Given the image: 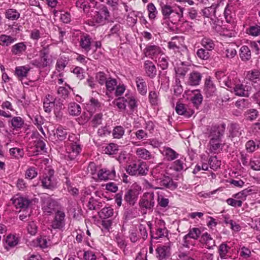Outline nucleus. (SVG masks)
Wrapping results in <instances>:
<instances>
[{
  "instance_id": "e433bc0d",
  "label": "nucleus",
  "mask_w": 260,
  "mask_h": 260,
  "mask_svg": "<svg viewBox=\"0 0 260 260\" xmlns=\"http://www.w3.org/2000/svg\"><path fill=\"white\" fill-rule=\"evenodd\" d=\"M240 56L244 61L249 60L251 57V51L247 46H243L240 49Z\"/></svg>"
},
{
  "instance_id": "9b49d317",
  "label": "nucleus",
  "mask_w": 260,
  "mask_h": 260,
  "mask_svg": "<svg viewBox=\"0 0 260 260\" xmlns=\"http://www.w3.org/2000/svg\"><path fill=\"white\" fill-rule=\"evenodd\" d=\"M201 234V231L199 228H193L192 229H190L188 234L183 237L182 243L183 246L185 247H188L189 241L187 239L189 238L194 240H197L199 238Z\"/></svg>"
},
{
  "instance_id": "3c124183",
  "label": "nucleus",
  "mask_w": 260,
  "mask_h": 260,
  "mask_svg": "<svg viewBox=\"0 0 260 260\" xmlns=\"http://www.w3.org/2000/svg\"><path fill=\"white\" fill-rule=\"evenodd\" d=\"M185 159L181 158L174 162V169L177 172L183 170H186L187 168L186 165L184 163Z\"/></svg>"
},
{
  "instance_id": "09e8293b",
  "label": "nucleus",
  "mask_w": 260,
  "mask_h": 260,
  "mask_svg": "<svg viewBox=\"0 0 260 260\" xmlns=\"http://www.w3.org/2000/svg\"><path fill=\"white\" fill-rule=\"evenodd\" d=\"M16 39L10 36L2 35L0 36V45L3 46H8L14 42Z\"/></svg>"
},
{
  "instance_id": "864d4df0",
  "label": "nucleus",
  "mask_w": 260,
  "mask_h": 260,
  "mask_svg": "<svg viewBox=\"0 0 260 260\" xmlns=\"http://www.w3.org/2000/svg\"><path fill=\"white\" fill-rule=\"evenodd\" d=\"M105 84L106 85L107 91L111 92L115 90L116 86H117V82L115 79L109 77L108 80Z\"/></svg>"
},
{
  "instance_id": "423d86ee",
  "label": "nucleus",
  "mask_w": 260,
  "mask_h": 260,
  "mask_svg": "<svg viewBox=\"0 0 260 260\" xmlns=\"http://www.w3.org/2000/svg\"><path fill=\"white\" fill-rule=\"evenodd\" d=\"M139 205L143 209L152 210L154 205V193L153 192L144 193L140 201Z\"/></svg>"
},
{
  "instance_id": "c85d7f7f",
  "label": "nucleus",
  "mask_w": 260,
  "mask_h": 260,
  "mask_svg": "<svg viewBox=\"0 0 260 260\" xmlns=\"http://www.w3.org/2000/svg\"><path fill=\"white\" fill-rule=\"evenodd\" d=\"M18 243V239L15 236L8 235L7 237L4 247L7 250H9L16 246Z\"/></svg>"
},
{
  "instance_id": "ddd939ff",
  "label": "nucleus",
  "mask_w": 260,
  "mask_h": 260,
  "mask_svg": "<svg viewBox=\"0 0 260 260\" xmlns=\"http://www.w3.org/2000/svg\"><path fill=\"white\" fill-rule=\"evenodd\" d=\"M159 184L160 187H156L155 189H164L167 188L171 190H174L176 189L178 186L177 183L175 182L171 178L168 176L165 177L163 179H161L159 182Z\"/></svg>"
},
{
  "instance_id": "1a4fd4ad",
  "label": "nucleus",
  "mask_w": 260,
  "mask_h": 260,
  "mask_svg": "<svg viewBox=\"0 0 260 260\" xmlns=\"http://www.w3.org/2000/svg\"><path fill=\"white\" fill-rule=\"evenodd\" d=\"M215 77L222 87L226 86L229 88H232V82L230 75H228L225 71H218L216 72Z\"/></svg>"
},
{
  "instance_id": "39448f33",
  "label": "nucleus",
  "mask_w": 260,
  "mask_h": 260,
  "mask_svg": "<svg viewBox=\"0 0 260 260\" xmlns=\"http://www.w3.org/2000/svg\"><path fill=\"white\" fill-rule=\"evenodd\" d=\"M110 13L108 8L106 6H103L96 12L93 19L96 23L104 25L108 21Z\"/></svg>"
},
{
  "instance_id": "9d476101",
  "label": "nucleus",
  "mask_w": 260,
  "mask_h": 260,
  "mask_svg": "<svg viewBox=\"0 0 260 260\" xmlns=\"http://www.w3.org/2000/svg\"><path fill=\"white\" fill-rule=\"evenodd\" d=\"M13 204L15 206L16 209H25L27 208L30 201L29 200L26 198L16 195L14 196L12 199Z\"/></svg>"
},
{
  "instance_id": "a18cd8bd",
  "label": "nucleus",
  "mask_w": 260,
  "mask_h": 260,
  "mask_svg": "<svg viewBox=\"0 0 260 260\" xmlns=\"http://www.w3.org/2000/svg\"><path fill=\"white\" fill-rule=\"evenodd\" d=\"M20 16V13L14 9H9L5 12L6 18L10 20H16Z\"/></svg>"
},
{
  "instance_id": "bf43d9fd",
  "label": "nucleus",
  "mask_w": 260,
  "mask_h": 260,
  "mask_svg": "<svg viewBox=\"0 0 260 260\" xmlns=\"http://www.w3.org/2000/svg\"><path fill=\"white\" fill-rule=\"evenodd\" d=\"M9 152L12 156L17 159L22 157L24 155L23 150L17 147L10 149Z\"/></svg>"
},
{
  "instance_id": "a211bd4d",
  "label": "nucleus",
  "mask_w": 260,
  "mask_h": 260,
  "mask_svg": "<svg viewBox=\"0 0 260 260\" xmlns=\"http://www.w3.org/2000/svg\"><path fill=\"white\" fill-rule=\"evenodd\" d=\"M209 150L211 153L218 154L221 152L224 146L221 140H210Z\"/></svg>"
},
{
  "instance_id": "de8ad7c7",
  "label": "nucleus",
  "mask_w": 260,
  "mask_h": 260,
  "mask_svg": "<svg viewBox=\"0 0 260 260\" xmlns=\"http://www.w3.org/2000/svg\"><path fill=\"white\" fill-rule=\"evenodd\" d=\"M244 115L246 120L253 121L257 118L258 112L256 109H250L247 110Z\"/></svg>"
},
{
  "instance_id": "4be33fe9",
  "label": "nucleus",
  "mask_w": 260,
  "mask_h": 260,
  "mask_svg": "<svg viewBox=\"0 0 260 260\" xmlns=\"http://www.w3.org/2000/svg\"><path fill=\"white\" fill-rule=\"evenodd\" d=\"M248 87L243 84H237L234 87L230 88L231 91H233L237 96H248L249 95Z\"/></svg>"
},
{
  "instance_id": "4468645a",
  "label": "nucleus",
  "mask_w": 260,
  "mask_h": 260,
  "mask_svg": "<svg viewBox=\"0 0 260 260\" xmlns=\"http://www.w3.org/2000/svg\"><path fill=\"white\" fill-rule=\"evenodd\" d=\"M204 91L207 98L212 97L216 94V88L210 77L206 78Z\"/></svg>"
},
{
  "instance_id": "052dcab7",
  "label": "nucleus",
  "mask_w": 260,
  "mask_h": 260,
  "mask_svg": "<svg viewBox=\"0 0 260 260\" xmlns=\"http://www.w3.org/2000/svg\"><path fill=\"white\" fill-rule=\"evenodd\" d=\"M54 135L56 136L59 141H62L67 138V132L62 127H59L56 129Z\"/></svg>"
},
{
  "instance_id": "473e14b6",
  "label": "nucleus",
  "mask_w": 260,
  "mask_h": 260,
  "mask_svg": "<svg viewBox=\"0 0 260 260\" xmlns=\"http://www.w3.org/2000/svg\"><path fill=\"white\" fill-rule=\"evenodd\" d=\"M218 6V4H212L210 7H206L202 10L203 15L206 17H210L212 16L216 17V10Z\"/></svg>"
},
{
  "instance_id": "72a5a7b5",
  "label": "nucleus",
  "mask_w": 260,
  "mask_h": 260,
  "mask_svg": "<svg viewBox=\"0 0 260 260\" xmlns=\"http://www.w3.org/2000/svg\"><path fill=\"white\" fill-rule=\"evenodd\" d=\"M26 48V45L24 42H20L12 47L11 52L14 55H19L25 51Z\"/></svg>"
},
{
  "instance_id": "aec40b11",
  "label": "nucleus",
  "mask_w": 260,
  "mask_h": 260,
  "mask_svg": "<svg viewBox=\"0 0 260 260\" xmlns=\"http://www.w3.org/2000/svg\"><path fill=\"white\" fill-rule=\"evenodd\" d=\"M161 53V48L157 45H150L146 46L144 49V54L146 56L153 58Z\"/></svg>"
},
{
  "instance_id": "f257e3e1",
  "label": "nucleus",
  "mask_w": 260,
  "mask_h": 260,
  "mask_svg": "<svg viewBox=\"0 0 260 260\" xmlns=\"http://www.w3.org/2000/svg\"><path fill=\"white\" fill-rule=\"evenodd\" d=\"M42 208L46 215H50L60 210V205L56 200L48 197L44 199Z\"/></svg>"
},
{
  "instance_id": "6ab92c4d",
  "label": "nucleus",
  "mask_w": 260,
  "mask_h": 260,
  "mask_svg": "<svg viewBox=\"0 0 260 260\" xmlns=\"http://www.w3.org/2000/svg\"><path fill=\"white\" fill-rule=\"evenodd\" d=\"M175 110L178 114L183 115L186 118L190 117L194 113L192 110L187 108L185 104L182 103H177Z\"/></svg>"
},
{
  "instance_id": "bb28decb",
  "label": "nucleus",
  "mask_w": 260,
  "mask_h": 260,
  "mask_svg": "<svg viewBox=\"0 0 260 260\" xmlns=\"http://www.w3.org/2000/svg\"><path fill=\"white\" fill-rule=\"evenodd\" d=\"M9 123H11L13 130L17 131L23 127L24 121L21 117L15 116L13 117L11 120L9 121Z\"/></svg>"
},
{
  "instance_id": "6e6552de",
  "label": "nucleus",
  "mask_w": 260,
  "mask_h": 260,
  "mask_svg": "<svg viewBox=\"0 0 260 260\" xmlns=\"http://www.w3.org/2000/svg\"><path fill=\"white\" fill-rule=\"evenodd\" d=\"M156 252V257L159 260L168 259L171 255L170 242L165 245H160L157 246Z\"/></svg>"
},
{
  "instance_id": "412c9836",
  "label": "nucleus",
  "mask_w": 260,
  "mask_h": 260,
  "mask_svg": "<svg viewBox=\"0 0 260 260\" xmlns=\"http://www.w3.org/2000/svg\"><path fill=\"white\" fill-rule=\"evenodd\" d=\"M231 247L225 243H222L218 247V253L221 259H228L231 257L230 253Z\"/></svg>"
},
{
  "instance_id": "c9c22d12",
  "label": "nucleus",
  "mask_w": 260,
  "mask_h": 260,
  "mask_svg": "<svg viewBox=\"0 0 260 260\" xmlns=\"http://www.w3.org/2000/svg\"><path fill=\"white\" fill-rule=\"evenodd\" d=\"M164 155L169 161H172L178 158L179 154L173 149L170 147H165Z\"/></svg>"
},
{
  "instance_id": "79ce46f5",
  "label": "nucleus",
  "mask_w": 260,
  "mask_h": 260,
  "mask_svg": "<svg viewBox=\"0 0 260 260\" xmlns=\"http://www.w3.org/2000/svg\"><path fill=\"white\" fill-rule=\"evenodd\" d=\"M87 105L89 110L91 111L90 112H93V111L100 110L102 108V104L97 99L93 98L90 99Z\"/></svg>"
},
{
  "instance_id": "69168bd1",
  "label": "nucleus",
  "mask_w": 260,
  "mask_h": 260,
  "mask_svg": "<svg viewBox=\"0 0 260 260\" xmlns=\"http://www.w3.org/2000/svg\"><path fill=\"white\" fill-rule=\"evenodd\" d=\"M165 234H168V230L166 228H158L156 229L155 233L151 236L152 238L158 239L165 236Z\"/></svg>"
},
{
  "instance_id": "dca6fc26",
  "label": "nucleus",
  "mask_w": 260,
  "mask_h": 260,
  "mask_svg": "<svg viewBox=\"0 0 260 260\" xmlns=\"http://www.w3.org/2000/svg\"><path fill=\"white\" fill-rule=\"evenodd\" d=\"M260 72L257 70H253L247 73L246 78L252 82L255 89H260Z\"/></svg>"
},
{
  "instance_id": "f704fd0d",
  "label": "nucleus",
  "mask_w": 260,
  "mask_h": 260,
  "mask_svg": "<svg viewBox=\"0 0 260 260\" xmlns=\"http://www.w3.org/2000/svg\"><path fill=\"white\" fill-rule=\"evenodd\" d=\"M68 112L71 115L76 116L80 114L81 108L76 103H71L68 106Z\"/></svg>"
},
{
  "instance_id": "cd10ccee",
  "label": "nucleus",
  "mask_w": 260,
  "mask_h": 260,
  "mask_svg": "<svg viewBox=\"0 0 260 260\" xmlns=\"http://www.w3.org/2000/svg\"><path fill=\"white\" fill-rule=\"evenodd\" d=\"M184 8L178 7V9H174L173 12L172 13V16H170V18L172 19L170 21L172 23L175 24L177 22L180 21L181 18L183 16Z\"/></svg>"
},
{
  "instance_id": "b1692460",
  "label": "nucleus",
  "mask_w": 260,
  "mask_h": 260,
  "mask_svg": "<svg viewBox=\"0 0 260 260\" xmlns=\"http://www.w3.org/2000/svg\"><path fill=\"white\" fill-rule=\"evenodd\" d=\"M30 70V68L25 66L17 67L14 74L19 80H22L27 76Z\"/></svg>"
},
{
  "instance_id": "4d7b16f0",
  "label": "nucleus",
  "mask_w": 260,
  "mask_h": 260,
  "mask_svg": "<svg viewBox=\"0 0 260 260\" xmlns=\"http://www.w3.org/2000/svg\"><path fill=\"white\" fill-rule=\"evenodd\" d=\"M252 191L251 189L246 188L233 195V197L241 201H244L246 197Z\"/></svg>"
},
{
  "instance_id": "7c9ffc66",
  "label": "nucleus",
  "mask_w": 260,
  "mask_h": 260,
  "mask_svg": "<svg viewBox=\"0 0 260 260\" xmlns=\"http://www.w3.org/2000/svg\"><path fill=\"white\" fill-rule=\"evenodd\" d=\"M135 153L139 158L144 160H149L153 158L150 152L144 148H137Z\"/></svg>"
},
{
  "instance_id": "c03bdc74",
  "label": "nucleus",
  "mask_w": 260,
  "mask_h": 260,
  "mask_svg": "<svg viewBox=\"0 0 260 260\" xmlns=\"http://www.w3.org/2000/svg\"><path fill=\"white\" fill-rule=\"evenodd\" d=\"M160 5L161 7V13L164 17V19H166L170 18L172 12H173L174 9H173L170 6L167 4H165L162 3H161Z\"/></svg>"
},
{
  "instance_id": "393cba45",
  "label": "nucleus",
  "mask_w": 260,
  "mask_h": 260,
  "mask_svg": "<svg viewBox=\"0 0 260 260\" xmlns=\"http://www.w3.org/2000/svg\"><path fill=\"white\" fill-rule=\"evenodd\" d=\"M136 83L139 92L143 95H145L147 91V87L145 79L142 77H138L136 78Z\"/></svg>"
},
{
  "instance_id": "8fccbe9b",
  "label": "nucleus",
  "mask_w": 260,
  "mask_h": 260,
  "mask_svg": "<svg viewBox=\"0 0 260 260\" xmlns=\"http://www.w3.org/2000/svg\"><path fill=\"white\" fill-rule=\"evenodd\" d=\"M76 7L84 13H87L89 11L90 6L89 3L85 0H78L76 3Z\"/></svg>"
},
{
  "instance_id": "a19ab883",
  "label": "nucleus",
  "mask_w": 260,
  "mask_h": 260,
  "mask_svg": "<svg viewBox=\"0 0 260 260\" xmlns=\"http://www.w3.org/2000/svg\"><path fill=\"white\" fill-rule=\"evenodd\" d=\"M188 70V65L185 62H181L178 64L177 68L175 69V72L178 76L184 77Z\"/></svg>"
},
{
  "instance_id": "f3484780",
  "label": "nucleus",
  "mask_w": 260,
  "mask_h": 260,
  "mask_svg": "<svg viewBox=\"0 0 260 260\" xmlns=\"http://www.w3.org/2000/svg\"><path fill=\"white\" fill-rule=\"evenodd\" d=\"M144 69L147 76L150 79H153L157 75V69L153 62L149 60L145 61Z\"/></svg>"
},
{
  "instance_id": "6e6d98bb",
  "label": "nucleus",
  "mask_w": 260,
  "mask_h": 260,
  "mask_svg": "<svg viewBox=\"0 0 260 260\" xmlns=\"http://www.w3.org/2000/svg\"><path fill=\"white\" fill-rule=\"evenodd\" d=\"M124 132V129L122 126H116L113 129L112 135L114 138L119 139L122 137Z\"/></svg>"
},
{
  "instance_id": "5701e85b",
  "label": "nucleus",
  "mask_w": 260,
  "mask_h": 260,
  "mask_svg": "<svg viewBox=\"0 0 260 260\" xmlns=\"http://www.w3.org/2000/svg\"><path fill=\"white\" fill-rule=\"evenodd\" d=\"M115 176L116 172L114 168L111 171L106 169H101L98 173V178L101 180L112 179Z\"/></svg>"
},
{
  "instance_id": "2f4dec72",
  "label": "nucleus",
  "mask_w": 260,
  "mask_h": 260,
  "mask_svg": "<svg viewBox=\"0 0 260 260\" xmlns=\"http://www.w3.org/2000/svg\"><path fill=\"white\" fill-rule=\"evenodd\" d=\"M71 151L69 152V157L71 159H73L81 151L80 142L71 143Z\"/></svg>"
},
{
  "instance_id": "58836bf2",
  "label": "nucleus",
  "mask_w": 260,
  "mask_h": 260,
  "mask_svg": "<svg viewBox=\"0 0 260 260\" xmlns=\"http://www.w3.org/2000/svg\"><path fill=\"white\" fill-rule=\"evenodd\" d=\"M202 78L201 74L197 72H193L190 74L188 83L190 85H199Z\"/></svg>"
},
{
  "instance_id": "2eb2a0df",
  "label": "nucleus",
  "mask_w": 260,
  "mask_h": 260,
  "mask_svg": "<svg viewBox=\"0 0 260 260\" xmlns=\"http://www.w3.org/2000/svg\"><path fill=\"white\" fill-rule=\"evenodd\" d=\"M91 38L87 34L81 33L79 45L82 49L88 52L91 49Z\"/></svg>"
},
{
  "instance_id": "680f3d73",
  "label": "nucleus",
  "mask_w": 260,
  "mask_h": 260,
  "mask_svg": "<svg viewBox=\"0 0 260 260\" xmlns=\"http://www.w3.org/2000/svg\"><path fill=\"white\" fill-rule=\"evenodd\" d=\"M101 204L93 197H91L88 203V207L90 210H97L102 206Z\"/></svg>"
},
{
  "instance_id": "0e129e2a",
  "label": "nucleus",
  "mask_w": 260,
  "mask_h": 260,
  "mask_svg": "<svg viewBox=\"0 0 260 260\" xmlns=\"http://www.w3.org/2000/svg\"><path fill=\"white\" fill-rule=\"evenodd\" d=\"M159 93L155 91H150L149 93V100L152 105H157L159 102Z\"/></svg>"
},
{
  "instance_id": "603ef678",
  "label": "nucleus",
  "mask_w": 260,
  "mask_h": 260,
  "mask_svg": "<svg viewBox=\"0 0 260 260\" xmlns=\"http://www.w3.org/2000/svg\"><path fill=\"white\" fill-rule=\"evenodd\" d=\"M208 164L210 168L215 171L220 168L221 161L217 159L216 156H211L209 159Z\"/></svg>"
},
{
  "instance_id": "a878e982",
  "label": "nucleus",
  "mask_w": 260,
  "mask_h": 260,
  "mask_svg": "<svg viewBox=\"0 0 260 260\" xmlns=\"http://www.w3.org/2000/svg\"><path fill=\"white\" fill-rule=\"evenodd\" d=\"M32 151L33 155H37L39 154H42L46 152V151L44 142L41 139L36 141Z\"/></svg>"
},
{
  "instance_id": "f03ea898",
  "label": "nucleus",
  "mask_w": 260,
  "mask_h": 260,
  "mask_svg": "<svg viewBox=\"0 0 260 260\" xmlns=\"http://www.w3.org/2000/svg\"><path fill=\"white\" fill-rule=\"evenodd\" d=\"M54 173L53 170H49L48 173L43 176L41 183L43 188L53 190L57 187V181Z\"/></svg>"
},
{
  "instance_id": "7ed1b4c3",
  "label": "nucleus",
  "mask_w": 260,
  "mask_h": 260,
  "mask_svg": "<svg viewBox=\"0 0 260 260\" xmlns=\"http://www.w3.org/2000/svg\"><path fill=\"white\" fill-rule=\"evenodd\" d=\"M66 214L63 210L55 212L51 222V226L54 229L62 230L66 225Z\"/></svg>"
},
{
  "instance_id": "338daca9",
  "label": "nucleus",
  "mask_w": 260,
  "mask_h": 260,
  "mask_svg": "<svg viewBox=\"0 0 260 260\" xmlns=\"http://www.w3.org/2000/svg\"><path fill=\"white\" fill-rule=\"evenodd\" d=\"M147 10L149 12V17L151 19H153L156 17V15L157 13L156 9L154 5L150 3L147 5Z\"/></svg>"
},
{
  "instance_id": "ea45409f",
  "label": "nucleus",
  "mask_w": 260,
  "mask_h": 260,
  "mask_svg": "<svg viewBox=\"0 0 260 260\" xmlns=\"http://www.w3.org/2000/svg\"><path fill=\"white\" fill-rule=\"evenodd\" d=\"M243 131L237 123H232L230 126V133L232 137H239Z\"/></svg>"
},
{
  "instance_id": "5fc2aeb1",
  "label": "nucleus",
  "mask_w": 260,
  "mask_h": 260,
  "mask_svg": "<svg viewBox=\"0 0 260 260\" xmlns=\"http://www.w3.org/2000/svg\"><path fill=\"white\" fill-rule=\"evenodd\" d=\"M109 77L107 75L103 72H99L96 73L95 78L96 81L101 85H104Z\"/></svg>"
},
{
  "instance_id": "13d9d810",
  "label": "nucleus",
  "mask_w": 260,
  "mask_h": 260,
  "mask_svg": "<svg viewBox=\"0 0 260 260\" xmlns=\"http://www.w3.org/2000/svg\"><path fill=\"white\" fill-rule=\"evenodd\" d=\"M209 51L204 48L199 49L197 52L196 55L198 57L202 60H208L210 56Z\"/></svg>"
},
{
  "instance_id": "49530a36",
  "label": "nucleus",
  "mask_w": 260,
  "mask_h": 260,
  "mask_svg": "<svg viewBox=\"0 0 260 260\" xmlns=\"http://www.w3.org/2000/svg\"><path fill=\"white\" fill-rule=\"evenodd\" d=\"M113 214V209L110 207H104L99 212L100 217L103 219H108L112 216Z\"/></svg>"
},
{
  "instance_id": "37998d69",
  "label": "nucleus",
  "mask_w": 260,
  "mask_h": 260,
  "mask_svg": "<svg viewBox=\"0 0 260 260\" xmlns=\"http://www.w3.org/2000/svg\"><path fill=\"white\" fill-rule=\"evenodd\" d=\"M113 104L117 107L120 111H125L126 107V100L125 96L118 98L114 100Z\"/></svg>"
},
{
  "instance_id": "0eeeda50",
  "label": "nucleus",
  "mask_w": 260,
  "mask_h": 260,
  "mask_svg": "<svg viewBox=\"0 0 260 260\" xmlns=\"http://www.w3.org/2000/svg\"><path fill=\"white\" fill-rule=\"evenodd\" d=\"M225 129V124L213 126L209 133L210 140H221Z\"/></svg>"
},
{
  "instance_id": "e2e57ef3",
  "label": "nucleus",
  "mask_w": 260,
  "mask_h": 260,
  "mask_svg": "<svg viewBox=\"0 0 260 260\" xmlns=\"http://www.w3.org/2000/svg\"><path fill=\"white\" fill-rule=\"evenodd\" d=\"M123 216L125 220H128L135 218L137 216V214L135 209L127 208L124 211Z\"/></svg>"
},
{
  "instance_id": "20e7f679",
  "label": "nucleus",
  "mask_w": 260,
  "mask_h": 260,
  "mask_svg": "<svg viewBox=\"0 0 260 260\" xmlns=\"http://www.w3.org/2000/svg\"><path fill=\"white\" fill-rule=\"evenodd\" d=\"M50 47L48 45L43 46L39 51V58L44 68L49 67L53 62Z\"/></svg>"
},
{
  "instance_id": "f8f14e48",
  "label": "nucleus",
  "mask_w": 260,
  "mask_h": 260,
  "mask_svg": "<svg viewBox=\"0 0 260 260\" xmlns=\"http://www.w3.org/2000/svg\"><path fill=\"white\" fill-rule=\"evenodd\" d=\"M139 192L136 189L131 188L125 193L124 200L130 206H133L136 203Z\"/></svg>"
},
{
  "instance_id": "c756f323",
  "label": "nucleus",
  "mask_w": 260,
  "mask_h": 260,
  "mask_svg": "<svg viewBox=\"0 0 260 260\" xmlns=\"http://www.w3.org/2000/svg\"><path fill=\"white\" fill-rule=\"evenodd\" d=\"M201 240L206 244L209 249H213L215 246V240H213L211 236L207 232L202 235Z\"/></svg>"
},
{
  "instance_id": "4c0bfd02",
  "label": "nucleus",
  "mask_w": 260,
  "mask_h": 260,
  "mask_svg": "<svg viewBox=\"0 0 260 260\" xmlns=\"http://www.w3.org/2000/svg\"><path fill=\"white\" fill-rule=\"evenodd\" d=\"M201 44L204 49L209 51L213 50L215 47L214 42L209 38L204 37L201 41Z\"/></svg>"
},
{
  "instance_id": "774afa93",
  "label": "nucleus",
  "mask_w": 260,
  "mask_h": 260,
  "mask_svg": "<svg viewBox=\"0 0 260 260\" xmlns=\"http://www.w3.org/2000/svg\"><path fill=\"white\" fill-rule=\"evenodd\" d=\"M125 97L126 100V106L128 105L131 109L133 110L137 107V102L134 96L126 94Z\"/></svg>"
}]
</instances>
